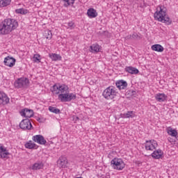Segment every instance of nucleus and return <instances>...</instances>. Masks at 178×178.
Instances as JSON below:
<instances>
[{
	"mask_svg": "<svg viewBox=\"0 0 178 178\" xmlns=\"http://www.w3.org/2000/svg\"><path fill=\"white\" fill-rule=\"evenodd\" d=\"M51 92L53 95H58V99L60 102H70L77 98L76 93L70 92L69 86L65 83H55L51 87Z\"/></svg>",
	"mask_w": 178,
	"mask_h": 178,
	"instance_id": "nucleus-1",
	"label": "nucleus"
},
{
	"mask_svg": "<svg viewBox=\"0 0 178 178\" xmlns=\"http://www.w3.org/2000/svg\"><path fill=\"white\" fill-rule=\"evenodd\" d=\"M19 23L15 19L7 18L0 23V35L10 34L13 30H16Z\"/></svg>",
	"mask_w": 178,
	"mask_h": 178,
	"instance_id": "nucleus-2",
	"label": "nucleus"
},
{
	"mask_svg": "<svg viewBox=\"0 0 178 178\" xmlns=\"http://www.w3.org/2000/svg\"><path fill=\"white\" fill-rule=\"evenodd\" d=\"M155 20L161 22V23H166V24H171L172 20L166 13V8L163 6H158L156 12L154 14Z\"/></svg>",
	"mask_w": 178,
	"mask_h": 178,
	"instance_id": "nucleus-3",
	"label": "nucleus"
},
{
	"mask_svg": "<svg viewBox=\"0 0 178 178\" xmlns=\"http://www.w3.org/2000/svg\"><path fill=\"white\" fill-rule=\"evenodd\" d=\"M118 89L115 86H108L106 88L102 93V96L107 101H112V99H115L118 97Z\"/></svg>",
	"mask_w": 178,
	"mask_h": 178,
	"instance_id": "nucleus-4",
	"label": "nucleus"
},
{
	"mask_svg": "<svg viewBox=\"0 0 178 178\" xmlns=\"http://www.w3.org/2000/svg\"><path fill=\"white\" fill-rule=\"evenodd\" d=\"M111 168L115 170H123L126 168V163L123 159L115 157L111 161Z\"/></svg>",
	"mask_w": 178,
	"mask_h": 178,
	"instance_id": "nucleus-5",
	"label": "nucleus"
},
{
	"mask_svg": "<svg viewBox=\"0 0 178 178\" xmlns=\"http://www.w3.org/2000/svg\"><path fill=\"white\" fill-rule=\"evenodd\" d=\"M30 81L27 78H19L15 81L14 86L16 88H24L29 87Z\"/></svg>",
	"mask_w": 178,
	"mask_h": 178,
	"instance_id": "nucleus-6",
	"label": "nucleus"
},
{
	"mask_svg": "<svg viewBox=\"0 0 178 178\" xmlns=\"http://www.w3.org/2000/svg\"><path fill=\"white\" fill-rule=\"evenodd\" d=\"M145 148L146 151H151L152 152V151H155L158 148V142L154 139L146 140Z\"/></svg>",
	"mask_w": 178,
	"mask_h": 178,
	"instance_id": "nucleus-7",
	"label": "nucleus"
},
{
	"mask_svg": "<svg viewBox=\"0 0 178 178\" xmlns=\"http://www.w3.org/2000/svg\"><path fill=\"white\" fill-rule=\"evenodd\" d=\"M19 127L20 129H22V130H31V129H33V125L31 124L30 120L25 119L19 123Z\"/></svg>",
	"mask_w": 178,
	"mask_h": 178,
	"instance_id": "nucleus-8",
	"label": "nucleus"
},
{
	"mask_svg": "<svg viewBox=\"0 0 178 178\" xmlns=\"http://www.w3.org/2000/svg\"><path fill=\"white\" fill-rule=\"evenodd\" d=\"M9 155H10V153H9L8 148L3 145H0V158L1 159H8Z\"/></svg>",
	"mask_w": 178,
	"mask_h": 178,
	"instance_id": "nucleus-9",
	"label": "nucleus"
},
{
	"mask_svg": "<svg viewBox=\"0 0 178 178\" xmlns=\"http://www.w3.org/2000/svg\"><path fill=\"white\" fill-rule=\"evenodd\" d=\"M33 141L40 144V145H45L47 144V140L42 135H35L32 137Z\"/></svg>",
	"mask_w": 178,
	"mask_h": 178,
	"instance_id": "nucleus-10",
	"label": "nucleus"
},
{
	"mask_svg": "<svg viewBox=\"0 0 178 178\" xmlns=\"http://www.w3.org/2000/svg\"><path fill=\"white\" fill-rule=\"evenodd\" d=\"M3 62L6 66H8V67H13V66L16 64V59L8 56L4 58Z\"/></svg>",
	"mask_w": 178,
	"mask_h": 178,
	"instance_id": "nucleus-11",
	"label": "nucleus"
},
{
	"mask_svg": "<svg viewBox=\"0 0 178 178\" xmlns=\"http://www.w3.org/2000/svg\"><path fill=\"white\" fill-rule=\"evenodd\" d=\"M154 98L157 102H165V101H168V96L165 93H157L154 95Z\"/></svg>",
	"mask_w": 178,
	"mask_h": 178,
	"instance_id": "nucleus-12",
	"label": "nucleus"
},
{
	"mask_svg": "<svg viewBox=\"0 0 178 178\" xmlns=\"http://www.w3.org/2000/svg\"><path fill=\"white\" fill-rule=\"evenodd\" d=\"M152 156L154 159H161L163 158V152L161 149L154 150Z\"/></svg>",
	"mask_w": 178,
	"mask_h": 178,
	"instance_id": "nucleus-13",
	"label": "nucleus"
},
{
	"mask_svg": "<svg viewBox=\"0 0 178 178\" xmlns=\"http://www.w3.org/2000/svg\"><path fill=\"white\" fill-rule=\"evenodd\" d=\"M21 116H23L24 118H32L34 115V112L33 110H29L28 108H25L20 111Z\"/></svg>",
	"mask_w": 178,
	"mask_h": 178,
	"instance_id": "nucleus-14",
	"label": "nucleus"
},
{
	"mask_svg": "<svg viewBox=\"0 0 178 178\" xmlns=\"http://www.w3.org/2000/svg\"><path fill=\"white\" fill-rule=\"evenodd\" d=\"M115 86L119 90H126L127 88V82L124 80H120L115 83Z\"/></svg>",
	"mask_w": 178,
	"mask_h": 178,
	"instance_id": "nucleus-15",
	"label": "nucleus"
},
{
	"mask_svg": "<svg viewBox=\"0 0 178 178\" xmlns=\"http://www.w3.org/2000/svg\"><path fill=\"white\" fill-rule=\"evenodd\" d=\"M120 116L122 119H133V118H136V112L127 111V113H122Z\"/></svg>",
	"mask_w": 178,
	"mask_h": 178,
	"instance_id": "nucleus-16",
	"label": "nucleus"
},
{
	"mask_svg": "<svg viewBox=\"0 0 178 178\" xmlns=\"http://www.w3.org/2000/svg\"><path fill=\"white\" fill-rule=\"evenodd\" d=\"M165 131H167L168 136H170L171 137H175V138L177 137V130L172 128V127H168L165 129Z\"/></svg>",
	"mask_w": 178,
	"mask_h": 178,
	"instance_id": "nucleus-17",
	"label": "nucleus"
},
{
	"mask_svg": "<svg viewBox=\"0 0 178 178\" xmlns=\"http://www.w3.org/2000/svg\"><path fill=\"white\" fill-rule=\"evenodd\" d=\"M9 102V97L3 92H0V103L6 105Z\"/></svg>",
	"mask_w": 178,
	"mask_h": 178,
	"instance_id": "nucleus-18",
	"label": "nucleus"
},
{
	"mask_svg": "<svg viewBox=\"0 0 178 178\" xmlns=\"http://www.w3.org/2000/svg\"><path fill=\"white\" fill-rule=\"evenodd\" d=\"M57 163L60 168H66L67 165V159L65 156H61L58 160Z\"/></svg>",
	"mask_w": 178,
	"mask_h": 178,
	"instance_id": "nucleus-19",
	"label": "nucleus"
},
{
	"mask_svg": "<svg viewBox=\"0 0 178 178\" xmlns=\"http://www.w3.org/2000/svg\"><path fill=\"white\" fill-rule=\"evenodd\" d=\"M87 15L90 19H94L98 16V13L97 12V10L94 8H89L88 9Z\"/></svg>",
	"mask_w": 178,
	"mask_h": 178,
	"instance_id": "nucleus-20",
	"label": "nucleus"
},
{
	"mask_svg": "<svg viewBox=\"0 0 178 178\" xmlns=\"http://www.w3.org/2000/svg\"><path fill=\"white\" fill-rule=\"evenodd\" d=\"M25 148L28 149H37L38 148V145H37L32 140H29L26 142L24 145Z\"/></svg>",
	"mask_w": 178,
	"mask_h": 178,
	"instance_id": "nucleus-21",
	"label": "nucleus"
},
{
	"mask_svg": "<svg viewBox=\"0 0 178 178\" xmlns=\"http://www.w3.org/2000/svg\"><path fill=\"white\" fill-rule=\"evenodd\" d=\"M44 168V163L41 161H38L35 163L31 168L32 170H40V169H42Z\"/></svg>",
	"mask_w": 178,
	"mask_h": 178,
	"instance_id": "nucleus-22",
	"label": "nucleus"
},
{
	"mask_svg": "<svg viewBox=\"0 0 178 178\" xmlns=\"http://www.w3.org/2000/svg\"><path fill=\"white\" fill-rule=\"evenodd\" d=\"M125 70L130 74H138V70L134 67H126Z\"/></svg>",
	"mask_w": 178,
	"mask_h": 178,
	"instance_id": "nucleus-23",
	"label": "nucleus"
},
{
	"mask_svg": "<svg viewBox=\"0 0 178 178\" xmlns=\"http://www.w3.org/2000/svg\"><path fill=\"white\" fill-rule=\"evenodd\" d=\"M151 48L152 51H155L156 52H163L165 49L161 44H153Z\"/></svg>",
	"mask_w": 178,
	"mask_h": 178,
	"instance_id": "nucleus-24",
	"label": "nucleus"
},
{
	"mask_svg": "<svg viewBox=\"0 0 178 178\" xmlns=\"http://www.w3.org/2000/svg\"><path fill=\"white\" fill-rule=\"evenodd\" d=\"M90 52H92V54H95L99 51L100 47L98 44H93L90 47Z\"/></svg>",
	"mask_w": 178,
	"mask_h": 178,
	"instance_id": "nucleus-25",
	"label": "nucleus"
},
{
	"mask_svg": "<svg viewBox=\"0 0 178 178\" xmlns=\"http://www.w3.org/2000/svg\"><path fill=\"white\" fill-rule=\"evenodd\" d=\"M49 58H51V59L54 61L62 60V56H60V55L56 54H49Z\"/></svg>",
	"mask_w": 178,
	"mask_h": 178,
	"instance_id": "nucleus-26",
	"label": "nucleus"
},
{
	"mask_svg": "<svg viewBox=\"0 0 178 178\" xmlns=\"http://www.w3.org/2000/svg\"><path fill=\"white\" fill-rule=\"evenodd\" d=\"M32 60L33 63H41V55L36 54H34L33 58H32Z\"/></svg>",
	"mask_w": 178,
	"mask_h": 178,
	"instance_id": "nucleus-27",
	"label": "nucleus"
},
{
	"mask_svg": "<svg viewBox=\"0 0 178 178\" xmlns=\"http://www.w3.org/2000/svg\"><path fill=\"white\" fill-rule=\"evenodd\" d=\"M12 2V0H0V6L2 8H5L6 6H8V5H10V3Z\"/></svg>",
	"mask_w": 178,
	"mask_h": 178,
	"instance_id": "nucleus-28",
	"label": "nucleus"
},
{
	"mask_svg": "<svg viewBox=\"0 0 178 178\" xmlns=\"http://www.w3.org/2000/svg\"><path fill=\"white\" fill-rule=\"evenodd\" d=\"M15 13L18 15H27L29 10L24 8H18L15 10Z\"/></svg>",
	"mask_w": 178,
	"mask_h": 178,
	"instance_id": "nucleus-29",
	"label": "nucleus"
},
{
	"mask_svg": "<svg viewBox=\"0 0 178 178\" xmlns=\"http://www.w3.org/2000/svg\"><path fill=\"white\" fill-rule=\"evenodd\" d=\"M49 111L52 113H60V110L52 106H49Z\"/></svg>",
	"mask_w": 178,
	"mask_h": 178,
	"instance_id": "nucleus-30",
	"label": "nucleus"
},
{
	"mask_svg": "<svg viewBox=\"0 0 178 178\" xmlns=\"http://www.w3.org/2000/svg\"><path fill=\"white\" fill-rule=\"evenodd\" d=\"M44 35L47 40H51L52 38V32L51 31H45Z\"/></svg>",
	"mask_w": 178,
	"mask_h": 178,
	"instance_id": "nucleus-31",
	"label": "nucleus"
},
{
	"mask_svg": "<svg viewBox=\"0 0 178 178\" xmlns=\"http://www.w3.org/2000/svg\"><path fill=\"white\" fill-rule=\"evenodd\" d=\"M138 38V34L136 33H133L132 35H129L127 36V40H137Z\"/></svg>",
	"mask_w": 178,
	"mask_h": 178,
	"instance_id": "nucleus-32",
	"label": "nucleus"
},
{
	"mask_svg": "<svg viewBox=\"0 0 178 178\" xmlns=\"http://www.w3.org/2000/svg\"><path fill=\"white\" fill-rule=\"evenodd\" d=\"M75 1L76 0H64V6L65 7L70 6V5H73V3H74Z\"/></svg>",
	"mask_w": 178,
	"mask_h": 178,
	"instance_id": "nucleus-33",
	"label": "nucleus"
},
{
	"mask_svg": "<svg viewBox=\"0 0 178 178\" xmlns=\"http://www.w3.org/2000/svg\"><path fill=\"white\" fill-rule=\"evenodd\" d=\"M67 24L68 26L67 29H74V23L73 22H68Z\"/></svg>",
	"mask_w": 178,
	"mask_h": 178,
	"instance_id": "nucleus-34",
	"label": "nucleus"
},
{
	"mask_svg": "<svg viewBox=\"0 0 178 178\" xmlns=\"http://www.w3.org/2000/svg\"><path fill=\"white\" fill-rule=\"evenodd\" d=\"M172 138H170V137H168V141H169V143H172Z\"/></svg>",
	"mask_w": 178,
	"mask_h": 178,
	"instance_id": "nucleus-35",
	"label": "nucleus"
},
{
	"mask_svg": "<svg viewBox=\"0 0 178 178\" xmlns=\"http://www.w3.org/2000/svg\"><path fill=\"white\" fill-rule=\"evenodd\" d=\"M76 120H79V117H76Z\"/></svg>",
	"mask_w": 178,
	"mask_h": 178,
	"instance_id": "nucleus-36",
	"label": "nucleus"
}]
</instances>
